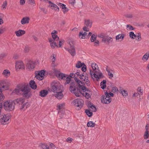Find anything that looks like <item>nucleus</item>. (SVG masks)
Returning <instances> with one entry per match:
<instances>
[{"mask_svg":"<svg viewBox=\"0 0 149 149\" xmlns=\"http://www.w3.org/2000/svg\"><path fill=\"white\" fill-rule=\"evenodd\" d=\"M149 58V52L146 53L142 58V60L144 61H147Z\"/></svg>","mask_w":149,"mask_h":149,"instance_id":"7c9ffc66","label":"nucleus"},{"mask_svg":"<svg viewBox=\"0 0 149 149\" xmlns=\"http://www.w3.org/2000/svg\"><path fill=\"white\" fill-rule=\"evenodd\" d=\"M19 55L16 54H15L13 56V58L15 59H18L19 58Z\"/></svg>","mask_w":149,"mask_h":149,"instance_id":"338daca9","label":"nucleus"},{"mask_svg":"<svg viewBox=\"0 0 149 149\" xmlns=\"http://www.w3.org/2000/svg\"><path fill=\"white\" fill-rule=\"evenodd\" d=\"M45 71L44 70H42L37 72L36 73L35 78L39 80H41L44 78Z\"/></svg>","mask_w":149,"mask_h":149,"instance_id":"ddd939ff","label":"nucleus"},{"mask_svg":"<svg viewBox=\"0 0 149 149\" xmlns=\"http://www.w3.org/2000/svg\"><path fill=\"white\" fill-rule=\"evenodd\" d=\"M39 146L43 149H49V145L46 143H41L39 145Z\"/></svg>","mask_w":149,"mask_h":149,"instance_id":"c756f323","label":"nucleus"},{"mask_svg":"<svg viewBox=\"0 0 149 149\" xmlns=\"http://www.w3.org/2000/svg\"><path fill=\"white\" fill-rule=\"evenodd\" d=\"M6 56V54L4 53L1 54L0 55V59H2L3 58L5 57Z\"/></svg>","mask_w":149,"mask_h":149,"instance_id":"13d9d810","label":"nucleus"},{"mask_svg":"<svg viewBox=\"0 0 149 149\" xmlns=\"http://www.w3.org/2000/svg\"><path fill=\"white\" fill-rule=\"evenodd\" d=\"M143 137L145 139H147L149 137V132L147 130L145 131L143 134Z\"/></svg>","mask_w":149,"mask_h":149,"instance_id":"2f4dec72","label":"nucleus"},{"mask_svg":"<svg viewBox=\"0 0 149 149\" xmlns=\"http://www.w3.org/2000/svg\"><path fill=\"white\" fill-rule=\"evenodd\" d=\"M25 3V0H20V4L21 5H24Z\"/></svg>","mask_w":149,"mask_h":149,"instance_id":"680f3d73","label":"nucleus"},{"mask_svg":"<svg viewBox=\"0 0 149 149\" xmlns=\"http://www.w3.org/2000/svg\"><path fill=\"white\" fill-rule=\"evenodd\" d=\"M63 90L56 92V94L55 95V97L59 99H61L63 97V94L62 93Z\"/></svg>","mask_w":149,"mask_h":149,"instance_id":"6ab92c4d","label":"nucleus"},{"mask_svg":"<svg viewBox=\"0 0 149 149\" xmlns=\"http://www.w3.org/2000/svg\"><path fill=\"white\" fill-rule=\"evenodd\" d=\"M67 75L61 73L56 74V76L60 80H65Z\"/></svg>","mask_w":149,"mask_h":149,"instance_id":"412c9836","label":"nucleus"},{"mask_svg":"<svg viewBox=\"0 0 149 149\" xmlns=\"http://www.w3.org/2000/svg\"><path fill=\"white\" fill-rule=\"evenodd\" d=\"M64 42L63 40H61V41H60L59 42V47H61L62 46V45L63 44Z\"/></svg>","mask_w":149,"mask_h":149,"instance_id":"bf43d9fd","label":"nucleus"},{"mask_svg":"<svg viewBox=\"0 0 149 149\" xmlns=\"http://www.w3.org/2000/svg\"><path fill=\"white\" fill-rule=\"evenodd\" d=\"M15 102L13 101H7L4 103V108L7 111H10L13 110L15 108Z\"/></svg>","mask_w":149,"mask_h":149,"instance_id":"423d86ee","label":"nucleus"},{"mask_svg":"<svg viewBox=\"0 0 149 149\" xmlns=\"http://www.w3.org/2000/svg\"><path fill=\"white\" fill-rule=\"evenodd\" d=\"M71 77H68L67 75L66 76V77H65V79H66V81L65 82V84H68L70 83V81L71 80Z\"/></svg>","mask_w":149,"mask_h":149,"instance_id":"c03bdc74","label":"nucleus"},{"mask_svg":"<svg viewBox=\"0 0 149 149\" xmlns=\"http://www.w3.org/2000/svg\"><path fill=\"white\" fill-rule=\"evenodd\" d=\"M124 38V34H119L116 37V40H119V39H123Z\"/></svg>","mask_w":149,"mask_h":149,"instance_id":"c9c22d12","label":"nucleus"},{"mask_svg":"<svg viewBox=\"0 0 149 149\" xmlns=\"http://www.w3.org/2000/svg\"><path fill=\"white\" fill-rule=\"evenodd\" d=\"M92 70L90 69L89 74L92 79H95L97 81L103 77V76L101 72H100L98 65L95 63H93L91 64Z\"/></svg>","mask_w":149,"mask_h":149,"instance_id":"f03ea898","label":"nucleus"},{"mask_svg":"<svg viewBox=\"0 0 149 149\" xmlns=\"http://www.w3.org/2000/svg\"><path fill=\"white\" fill-rule=\"evenodd\" d=\"M88 27H87V26H85L83 28V29L85 31H89V29Z\"/></svg>","mask_w":149,"mask_h":149,"instance_id":"6e6d98bb","label":"nucleus"},{"mask_svg":"<svg viewBox=\"0 0 149 149\" xmlns=\"http://www.w3.org/2000/svg\"><path fill=\"white\" fill-rule=\"evenodd\" d=\"M24 101V99L23 98H19L16 99L15 100L13 101L14 102H16L17 104H22Z\"/></svg>","mask_w":149,"mask_h":149,"instance_id":"a878e982","label":"nucleus"},{"mask_svg":"<svg viewBox=\"0 0 149 149\" xmlns=\"http://www.w3.org/2000/svg\"><path fill=\"white\" fill-rule=\"evenodd\" d=\"M2 74L5 77L7 78L10 75V72L8 70L6 69L3 70Z\"/></svg>","mask_w":149,"mask_h":149,"instance_id":"4be33fe9","label":"nucleus"},{"mask_svg":"<svg viewBox=\"0 0 149 149\" xmlns=\"http://www.w3.org/2000/svg\"><path fill=\"white\" fill-rule=\"evenodd\" d=\"M49 41L50 43V46L52 48L54 49L55 47H58L56 42H55L52 39H49Z\"/></svg>","mask_w":149,"mask_h":149,"instance_id":"b1692460","label":"nucleus"},{"mask_svg":"<svg viewBox=\"0 0 149 149\" xmlns=\"http://www.w3.org/2000/svg\"><path fill=\"white\" fill-rule=\"evenodd\" d=\"M72 103L76 106L78 107V110L81 109L83 105V101L80 99H76L74 100L72 102Z\"/></svg>","mask_w":149,"mask_h":149,"instance_id":"9d476101","label":"nucleus"},{"mask_svg":"<svg viewBox=\"0 0 149 149\" xmlns=\"http://www.w3.org/2000/svg\"><path fill=\"white\" fill-rule=\"evenodd\" d=\"M35 61L30 60L28 61L26 65V68L29 70H33L35 68Z\"/></svg>","mask_w":149,"mask_h":149,"instance_id":"4468645a","label":"nucleus"},{"mask_svg":"<svg viewBox=\"0 0 149 149\" xmlns=\"http://www.w3.org/2000/svg\"><path fill=\"white\" fill-rule=\"evenodd\" d=\"M129 35L130 38L132 39H134L135 37H136V35L134 34L132 31H131Z\"/></svg>","mask_w":149,"mask_h":149,"instance_id":"ea45409f","label":"nucleus"},{"mask_svg":"<svg viewBox=\"0 0 149 149\" xmlns=\"http://www.w3.org/2000/svg\"><path fill=\"white\" fill-rule=\"evenodd\" d=\"M80 88L83 90L82 95L83 96L85 97L87 99H88L90 97V95L88 93L90 92V91L87 90L86 87L82 85L80 86Z\"/></svg>","mask_w":149,"mask_h":149,"instance_id":"f8f14e48","label":"nucleus"},{"mask_svg":"<svg viewBox=\"0 0 149 149\" xmlns=\"http://www.w3.org/2000/svg\"><path fill=\"white\" fill-rule=\"evenodd\" d=\"M118 91V89L117 87H113L112 88L111 91L113 93H115L117 92Z\"/></svg>","mask_w":149,"mask_h":149,"instance_id":"09e8293b","label":"nucleus"},{"mask_svg":"<svg viewBox=\"0 0 149 149\" xmlns=\"http://www.w3.org/2000/svg\"><path fill=\"white\" fill-rule=\"evenodd\" d=\"M51 58H52L51 60L52 61V65L53 67H55L57 65V64L55 63V61L56 60V55L55 54H53L51 56Z\"/></svg>","mask_w":149,"mask_h":149,"instance_id":"a211bd4d","label":"nucleus"},{"mask_svg":"<svg viewBox=\"0 0 149 149\" xmlns=\"http://www.w3.org/2000/svg\"><path fill=\"white\" fill-rule=\"evenodd\" d=\"M84 64V63H81L79 61H78L76 65V67L79 68L82 67Z\"/></svg>","mask_w":149,"mask_h":149,"instance_id":"79ce46f5","label":"nucleus"},{"mask_svg":"<svg viewBox=\"0 0 149 149\" xmlns=\"http://www.w3.org/2000/svg\"><path fill=\"white\" fill-rule=\"evenodd\" d=\"M25 33V31L21 29H19V30L16 31L15 33L17 36H21L24 34Z\"/></svg>","mask_w":149,"mask_h":149,"instance_id":"5701e85b","label":"nucleus"},{"mask_svg":"<svg viewBox=\"0 0 149 149\" xmlns=\"http://www.w3.org/2000/svg\"><path fill=\"white\" fill-rule=\"evenodd\" d=\"M105 95L102 97L101 102L102 103L108 104L111 101L110 97H113L114 94L110 92L108 93L107 91L104 93Z\"/></svg>","mask_w":149,"mask_h":149,"instance_id":"20e7f679","label":"nucleus"},{"mask_svg":"<svg viewBox=\"0 0 149 149\" xmlns=\"http://www.w3.org/2000/svg\"><path fill=\"white\" fill-rule=\"evenodd\" d=\"M69 3L72 5H74L75 3V0H69Z\"/></svg>","mask_w":149,"mask_h":149,"instance_id":"4d7b16f0","label":"nucleus"},{"mask_svg":"<svg viewBox=\"0 0 149 149\" xmlns=\"http://www.w3.org/2000/svg\"><path fill=\"white\" fill-rule=\"evenodd\" d=\"M120 91L123 96H126L127 95V91L123 89H121Z\"/></svg>","mask_w":149,"mask_h":149,"instance_id":"a19ab883","label":"nucleus"},{"mask_svg":"<svg viewBox=\"0 0 149 149\" xmlns=\"http://www.w3.org/2000/svg\"><path fill=\"white\" fill-rule=\"evenodd\" d=\"M30 49V48L29 46H25L24 49V52L26 53L28 52L29 51Z\"/></svg>","mask_w":149,"mask_h":149,"instance_id":"8fccbe9b","label":"nucleus"},{"mask_svg":"<svg viewBox=\"0 0 149 149\" xmlns=\"http://www.w3.org/2000/svg\"><path fill=\"white\" fill-rule=\"evenodd\" d=\"M102 41L104 42H107L109 44L110 42H112L113 41V39L109 36H105L102 37Z\"/></svg>","mask_w":149,"mask_h":149,"instance_id":"f3484780","label":"nucleus"},{"mask_svg":"<svg viewBox=\"0 0 149 149\" xmlns=\"http://www.w3.org/2000/svg\"><path fill=\"white\" fill-rule=\"evenodd\" d=\"M99 44V42L98 40H96L94 42V45L95 46H97Z\"/></svg>","mask_w":149,"mask_h":149,"instance_id":"e2e57ef3","label":"nucleus"},{"mask_svg":"<svg viewBox=\"0 0 149 149\" xmlns=\"http://www.w3.org/2000/svg\"><path fill=\"white\" fill-rule=\"evenodd\" d=\"M49 145V149H54L55 148V146L52 143L48 144Z\"/></svg>","mask_w":149,"mask_h":149,"instance_id":"3c124183","label":"nucleus"},{"mask_svg":"<svg viewBox=\"0 0 149 149\" xmlns=\"http://www.w3.org/2000/svg\"><path fill=\"white\" fill-rule=\"evenodd\" d=\"M138 93H139L140 95H142L143 94V90L140 89V88H138Z\"/></svg>","mask_w":149,"mask_h":149,"instance_id":"0e129e2a","label":"nucleus"},{"mask_svg":"<svg viewBox=\"0 0 149 149\" xmlns=\"http://www.w3.org/2000/svg\"><path fill=\"white\" fill-rule=\"evenodd\" d=\"M57 4L60 7L63 9H65L66 8V5L64 4L61 3H57Z\"/></svg>","mask_w":149,"mask_h":149,"instance_id":"37998d69","label":"nucleus"},{"mask_svg":"<svg viewBox=\"0 0 149 149\" xmlns=\"http://www.w3.org/2000/svg\"><path fill=\"white\" fill-rule=\"evenodd\" d=\"M58 114L59 115H61V116H60V118H62L63 117L64 114H62V112L59 110L58 111Z\"/></svg>","mask_w":149,"mask_h":149,"instance_id":"052dcab7","label":"nucleus"},{"mask_svg":"<svg viewBox=\"0 0 149 149\" xmlns=\"http://www.w3.org/2000/svg\"><path fill=\"white\" fill-rule=\"evenodd\" d=\"M48 93L47 91L46 90H42L40 92V95L42 97H45L47 94Z\"/></svg>","mask_w":149,"mask_h":149,"instance_id":"c85d7f7f","label":"nucleus"},{"mask_svg":"<svg viewBox=\"0 0 149 149\" xmlns=\"http://www.w3.org/2000/svg\"><path fill=\"white\" fill-rule=\"evenodd\" d=\"M95 124L92 121H89L87 124V125L88 127H94L95 126Z\"/></svg>","mask_w":149,"mask_h":149,"instance_id":"473e14b6","label":"nucleus"},{"mask_svg":"<svg viewBox=\"0 0 149 149\" xmlns=\"http://www.w3.org/2000/svg\"><path fill=\"white\" fill-rule=\"evenodd\" d=\"M84 25L87 27H91L92 26V22L89 19L85 20L84 22Z\"/></svg>","mask_w":149,"mask_h":149,"instance_id":"393cba45","label":"nucleus"},{"mask_svg":"<svg viewBox=\"0 0 149 149\" xmlns=\"http://www.w3.org/2000/svg\"><path fill=\"white\" fill-rule=\"evenodd\" d=\"M140 95L139 93H135L133 95V97H136L138 95Z\"/></svg>","mask_w":149,"mask_h":149,"instance_id":"774afa93","label":"nucleus"},{"mask_svg":"<svg viewBox=\"0 0 149 149\" xmlns=\"http://www.w3.org/2000/svg\"><path fill=\"white\" fill-rule=\"evenodd\" d=\"M1 116L0 117L1 118H0V123L2 125H6L8 124L9 123V116L4 114H2Z\"/></svg>","mask_w":149,"mask_h":149,"instance_id":"1a4fd4ad","label":"nucleus"},{"mask_svg":"<svg viewBox=\"0 0 149 149\" xmlns=\"http://www.w3.org/2000/svg\"><path fill=\"white\" fill-rule=\"evenodd\" d=\"M80 74L79 72H76L75 73H71L70 74V76L72 78H74L75 81L77 82L78 84L80 86L83 84L82 82L80 81L79 79L77 78V77H79V75Z\"/></svg>","mask_w":149,"mask_h":149,"instance_id":"9b49d317","label":"nucleus"},{"mask_svg":"<svg viewBox=\"0 0 149 149\" xmlns=\"http://www.w3.org/2000/svg\"><path fill=\"white\" fill-rule=\"evenodd\" d=\"M29 3L32 5L34 6L35 4L34 0H29Z\"/></svg>","mask_w":149,"mask_h":149,"instance_id":"864d4df0","label":"nucleus"},{"mask_svg":"<svg viewBox=\"0 0 149 149\" xmlns=\"http://www.w3.org/2000/svg\"><path fill=\"white\" fill-rule=\"evenodd\" d=\"M74 45V42L73 41H71L69 42V45L70 46V48H65V49L68 51L72 56H74L76 54Z\"/></svg>","mask_w":149,"mask_h":149,"instance_id":"6e6552de","label":"nucleus"},{"mask_svg":"<svg viewBox=\"0 0 149 149\" xmlns=\"http://www.w3.org/2000/svg\"><path fill=\"white\" fill-rule=\"evenodd\" d=\"M53 32L52 33V35L53 39L54 41H57L59 39V37L57 35H56V31H53Z\"/></svg>","mask_w":149,"mask_h":149,"instance_id":"bb28decb","label":"nucleus"},{"mask_svg":"<svg viewBox=\"0 0 149 149\" xmlns=\"http://www.w3.org/2000/svg\"><path fill=\"white\" fill-rule=\"evenodd\" d=\"M65 106V104L64 103H62L59 104L58 106L57 109L60 110L61 109H62L64 108Z\"/></svg>","mask_w":149,"mask_h":149,"instance_id":"58836bf2","label":"nucleus"},{"mask_svg":"<svg viewBox=\"0 0 149 149\" xmlns=\"http://www.w3.org/2000/svg\"><path fill=\"white\" fill-rule=\"evenodd\" d=\"M106 82L107 81L105 80H103L101 82L100 85L102 89H104L106 87Z\"/></svg>","mask_w":149,"mask_h":149,"instance_id":"72a5a7b5","label":"nucleus"},{"mask_svg":"<svg viewBox=\"0 0 149 149\" xmlns=\"http://www.w3.org/2000/svg\"><path fill=\"white\" fill-rule=\"evenodd\" d=\"M13 93L18 95H23L27 98L29 97L31 95L30 89L25 85L18 86L13 91Z\"/></svg>","mask_w":149,"mask_h":149,"instance_id":"f257e3e1","label":"nucleus"},{"mask_svg":"<svg viewBox=\"0 0 149 149\" xmlns=\"http://www.w3.org/2000/svg\"><path fill=\"white\" fill-rule=\"evenodd\" d=\"M91 42H94L96 39V36L94 35H93L91 38Z\"/></svg>","mask_w":149,"mask_h":149,"instance_id":"603ef678","label":"nucleus"},{"mask_svg":"<svg viewBox=\"0 0 149 149\" xmlns=\"http://www.w3.org/2000/svg\"><path fill=\"white\" fill-rule=\"evenodd\" d=\"M127 29L128 30H132L134 29L133 27L130 25H127L126 26Z\"/></svg>","mask_w":149,"mask_h":149,"instance_id":"de8ad7c7","label":"nucleus"},{"mask_svg":"<svg viewBox=\"0 0 149 149\" xmlns=\"http://www.w3.org/2000/svg\"><path fill=\"white\" fill-rule=\"evenodd\" d=\"M7 5V2L6 1H4L1 6V9L2 10H5L6 8Z\"/></svg>","mask_w":149,"mask_h":149,"instance_id":"4c0bfd02","label":"nucleus"},{"mask_svg":"<svg viewBox=\"0 0 149 149\" xmlns=\"http://www.w3.org/2000/svg\"><path fill=\"white\" fill-rule=\"evenodd\" d=\"M85 111L87 115H88L89 117H91L92 116L93 113L92 112H90L89 110L88 109H86L85 110Z\"/></svg>","mask_w":149,"mask_h":149,"instance_id":"49530a36","label":"nucleus"},{"mask_svg":"<svg viewBox=\"0 0 149 149\" xmlns=\"http://www.w3.org/2000/svg\"><path fill=\"white\" fill-rule=\"evenodd\" d=\"M15 67L16 69H24L25 68L24 65L22 61H18L16 62Z\"/></svg>","mask_w":149,"mask_h":149,"instance_id":"2eb2a0df","label":"nucleus"},{"mask_svg":"<svg viewBox=\"0 0 149 149\" xmlns=\"http://www.w3.org/2000/svg\"><path fill=\"white\" fill-rule=\"evenodd\" d=\"M106 70L107 72H108V75L109 76V78L112 79V78L113 77V74L111 72H110V70L108 68L107 66Z\"/></svg>","mask_w":149,"mask_h":149,"instance_id":"f704fd0d","label":"nucleus"},{"mask_svg":"<svg viewBox=\"0 0 149 149\" xmlns=\"http://www.w3.org/2000/svg\"><path fill=\"white\" fill-rule=\"evenodd\" d=\"M29 18L28 17H26L23 18L21 21V23L22 24H28L29 22Z\"/></svg>","mask_w":149,"mask_h":149,"instance_id":"aec40b11","label":"nucleus"},{"mask_svg":"<svg viewBox=\"0 0 149 149\" xmlns=\"http://www.w3.org/2000/svg\"><path fill=\"white\" fill-rule=\"evenodd\" d=\"M74 83L70 84V92L72 93H73L77 97H79L81 95H82L83 91L80 88V86L79 85V88L76 89L74 87Z\"/></svg>","mask_w":149,"mask_h":149,"instance_id":"7ed1b4c3","label":"nucleus"},{"mask_svg":"<svg viewBox=\"0 0 149 149\" xmlns=\"http://www.w3.org/2000/svg\"><path fill=\"white\" fill-rule=\"evenodd\" d=\"M51 85V90L53 92L56 93L62 89V86L58 82L54 81Z\"/></svg>","mask_w":149,"mask_h":149,"instance_id":"39448f33","label":"nucleus"},{"mask_svg":"<svg viewBox=\"0 0 149 149\" xmlns=\"http://www.w3.org/2000/svg\"><path fill=\"white\" fill-rule=\"evenodd\" d=\"M39 8L40 9L41 11H42L44 13H46V11H45V8H41L40 7Z\"/></svg>","mask_w":149,"mask_h":149,"instance_id":"69168bd1","label":"nucleus"},{"mask_svg":"<svg viewBox=\"0 0 149 149\" xmlns=\"http://www.w3.org/2000/svg\"><path fill=\"white\" fill-rule=\"evenodd\" d=\"M89 108L92 111H96V108L95 107L91 104V105L89 106Z\"/></svg>","mask_w":149,"mask_h":149,"instance_id":"a18cd8bd","label":"nucleus"},{"mask_svg":"<svg viewBox=\"0 0 149 149\" xmlns=\"http://www.w3.org/2000/svg\"><path fill=\"white\" fill-rule=\"evenodd\" d=\"M29 84L30 87L33 89H35L37 88V86L33 80H31Z\"/></svg>","mask_w":149,"mask_h":149,"instance_id":"cd10ccee","label":"nucleus"},{"mask_svg":"<svg viewBox=\"0 0 149 149\" xmlns=\"http://www.w3.org/2000/svg\"><path fill=\"white\" fill-rule=\"evenodd\" d=\"M86 34L87 33L85 32L84 33L83 32H80L79 35V37L81 39H84L85 38V36Z\"/></svg>","mask_w":149,"mask_h":149,"instance_id":"e433bc0d","label":"nucleus"},{"mask_svg":"<svg viewBox=\"0 0 149 149\" xmlns=\"http://www.w3.org/2000/svg\"><path fill=\"white\" fill-rule=\"evenodd\" d=\"M79 78L83 81L82 82L83 84V83H85L88 86H90V82L88 79V76L87 74L83 73L79 75ZM82 85H83V84Z\"/></svg>","mask_w":149,"mask_h":149,"instance_id":"0eeeda50","label":"nucleus"},{"mask_svg":"<svg viewBox=\"0 0 149 149\" xmlns=\"http://www.w3.org/2000/svg\"><path fill=\"white\" fill-rule=\"evenodd\" d=\"M48 3L50 4L49 6H50L52 9L56 11H59V8L56 5L50 1H48Z\"/></svg>","mask_w":149,"mask_h":149,"instance_id":"dca6fc26","label":"nucleus"},{"mask_svg":"<svg viewBox=\"0 0 149 149\" xmlns=\"http://www.w3.org/2000/svg\"><path fill=\"white\" fill-rule=\"evenodd\" d=\"M28 105L29 103H26L25 104H24L22 106L21 108H26Z\"/></svg>","mask_w":149,"mask_h":149,"instance_id":"5fc2aeb1","label":"nucleus"}]
</instances>
